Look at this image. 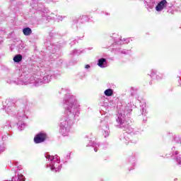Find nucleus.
<instances>
[{"label": "nucleus", "instance_id": "1", "mask_svg": "<svg viewBox=\"0 0 181 181\" xmlns=\"http://www.w3.org/2000/svg\"><path fill=\"white\" fill-rule=\"evenodd\" d=\"M47 139V134L46 133L40 132L34 137L35 144H42Z\"/></svg>", "mask_w": 181, "mask_h": 181}, {"label": "nucleus", "instance_id": "2", "mask_svg": "<svg viewBox=\"0 0 181 181\" xmlns=\"http://www.w3.org/2000/svg\"><path fill=\"white\" fill-rule=\"evenodd\" d=\"M168 6V1L166 0H163L160 3L158 4V5L156 6V11L158 12L160 11H163L165 8Z\"/></svg>", "mask_w": 181, "mask_h": 181}, {"label": "nucleus", "instance_id": "3", "mask_svg": "<svg viewBox=\"0 0 181 181\" xmlns=\"http://www.w3.org/2000/svg\"><path fill=\"white\" fill-rule=\"evenodd\" d=\"M23 33L25 36H30L32 35V29L30 28H25L23 29Z\"/></svg>", "mask_w": 181, "mask_h": 181}, {"label": "nucleus", "instance_id": "4", "mask_svg": "<svg viewBox=\"0 0 181 181\" xmlns=\"http://www.w3.org/2000/svg\"><path fill=\"white\" fill-rule=\"evenodd\" d=\"M13 62H15V63H19L21 62H22V54H17L13 57Z\"/></svg>", "mask_w": 181, "mask_h": 181}, {"label": "nucleus", "instance_id": "5", "mask_svg": "<svg viewBox=\"0 0 181 181\" xmlns=\"http://www.w3.org/2000/svg\"><path fill=\"white\" fill-rule=\"evenodd\" d=\"M104 94L107 97H111V95H112V94H114V90H112V89H111V88L107 89L105 90Z\"/></svg>", "mask_w": 181, "mask_h": 181}, {"label": "nucleus", "instance_id": "6", "mask_svg": "<svg viewBox=\"0 0 181 181\" xmlns=\"http://www.w3.org/2000/svg\"><path fill=\"white\" fill-rule=\"evenodd\" d=\"M106 62L107 59L105 58H101L98 62V66H99V67H103V66H104V63Z\"/></svg>", "mask_w": 181, "mask_h": 181}, {"label": "nucleus", "instance_id": "7", "mask_svg": "<svg viewBox=\"0 0 181 181\" xmlns=\"http://www.w3.org/2000/svg\"><path fill=\"white\" fill-rule=\"evenodd\" d=\"M151 78H153V80H157V81H160V80H162V77L155 73H153L151 74Z\"/></svg>", "mask_w": 181, "mask_h": 181}, {"label": "nucleus", "instance_id": "8", "mask_svg": "<svg viewBox=\"0 0 181 181\" xmlns=\"http://www.w3.org/2000/svg\"><path fill=\"white\" fill-rule=\"evenodd\" d=\"M18 180L19 181H25V177L23 175L21 174L18 175Z\"/></svg>", "mask_w": 181, "mask_h": 181}, {"label": "nucleus", "instance_id": "9", "mask_svg": "<svg viewBox=\"0 0 181 181\" xmlns=\"http://www.w3.org/2000/svg\"><path fill=\"white\" fill-rule=\"evenodd\" d=\"M56 169V167H54L53 165H50V170H54Z\"/></svg>", "mask_w": 181, "mask_h": 181}, {"label": "nucleus", "instance_id": "10", "mask_svg": "<svg viewBox=\"0 0 181 181\" xmlns=\"http://www.w3.org/2000/svg\"><path fill=\"white\" fill-rule=\"evenodd\" d=\"M46 158L47 159H50V160H53V158H51L50 155H47Z\"/></svg>", "mask_w": 181, "mask_h": 181}, {"label": "nucleus", "instance_id": "11", "mask_svg": "<svg viewBox=\"0 0 181 181\" xmlns=\"http://www.w3.org/2000/svg\"><path fill=\"white\" fill-rule=\"evenodd\" d=\"M85 68L90 69V65H88V64L86 65Z\"/></svg>", "mask_w": 181, "mask_h": 181}, {"label": "nucleus", "instance_id": "12", "mask_svg": "<svg viewBox=\"0 0 181 181\" xmlns=\"http://www.w3.org/2000/svg\"><path fill=\"white\" fill-rule=\"evenodd\" d=\"M57 170H55V173H57Z\"/></svg>", "mask_w": 181, "mask_h": 181}]
</instances>
